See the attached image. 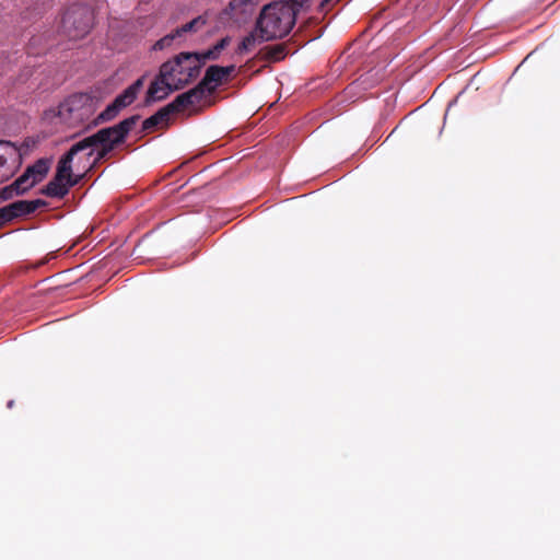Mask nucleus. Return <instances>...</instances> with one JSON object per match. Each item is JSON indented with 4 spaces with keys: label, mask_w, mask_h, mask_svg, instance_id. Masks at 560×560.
I'll return each instance as SVG.
<instances>
[{
    "label": "nucleus",
    "mask_w": 560,
    "mask_h": 560,
    "mask_svg": "<svg viewBox=\"0 0 560 560\" xmlns=\"http://www.w3.org/2000/svg\"><path fill=\"white\" fill-rule=\"evenodd\" d=\"M235 71V66H210L201 81L197 84L205 95H211L217 88L229 81L230 75Z\"/></svg>",
    "instance_id": "nucleus-8"
},
{
    "label": "nucleus",
    "mask_w": 560,
    "mask_h": 560,
    "mask_svg": "<svg viewBox=\"0 0 560 560\" xmlns=\"http://www.w3.org/2000/svg\"><path fill=\"white\" fill-rule=\"evenodd\" d=\"M10 210L15 213V219L24 215L32 214L28 200H18L10 203Z\"/></svg>",
    "instance_id": "nucleus-19"
},
{
    "label": "nucleus",
    "mask_w": 560,
    "mask_h": 560,
    "mask_svg": "<svg viewBox=\"0 0 560 560\" xmlns=\"http://www.w3.org/2000/svg\"><path fill=\"white\" fill-rule=\"evenodd\" d=\"M144 84V77L139 78L136 80L131 85H129L127 89L131 91L132 94L137 97L139 91L143 88Z\"/></svg>",
    "instance_id": "nucleus-25"
},
{
    "label": "nucleus",
    "mask_w": 560,
    "mask_h": 560,
    "mask_svg": "<svg viewBox=\"0 0 560 560\" xmlns=\"http://www.w3.org/2000/svg\"><path fill=\"white\" fill-rule=\"evenodd\" d=\"M261 42L262 40H260L259 33H250L247 36H245L241 44L238 45V52L242 54L248 51L256 45V43Z\"/></svg>",
    "instance_id": "nucleus-18"
},
{
    "label": "nucleus",
    "mask_w": 560,
    "mask_h": 560,
    "mask_svg": "<svg viewBox=\"0 0 560 560\" xmlns=\"http://www.w3.org/2000/svg\"><path fill=\"white\" fill-rule=\"evenodd\" d=\"M16 196H19V194L16 192L12 184L0 188V202L10 200Z\"/></svg>",
    "instance_id": "nucleus-24"
},
{
    "label": "nucleus",
    "mask_w": 560,
    "mask_h": 560,
    "mask_svg": "<svg viewBox=\"0 0 560 560\" xmlns=\"http://www.w3.org/2000/svg\"><path fill=\"white\" fill-rule=\"evenodd\" d=\"M120 108L112 102L102 113H100L91 122L90 127H96L101 124L115 119L120 113Z\"/></svg>",
    "instance_id": "nucleus-14"
},
{
    "label": "nucleus",
    "mask_w": 560,
    "mask_h": 560,
    "mask_svg": "<svg viewBox=\"0 0 560 560\" xmlns=\"http://www.w3.org/2000/svg\"><path fill=\"white\" fill-rule=\"evenodd\" d=\"M171 116L170 110L166 106L160 108L155 114L144 119L142 122V131L151 132L154 128H156L160 124L166 122Z\"/></svg>",
    "instance_id": "nucleus-11"
},
{
    "label": "nucleus",
    "mask_w": 560,
    "mask_h": 560,
    "mask_svg": "<svg viewBox=\"0 0 560 560\" xmlns=\"http://www.w3.org/2000/svg\"><path fill=\"white\" fill-rule=\"evenodd\" d=\"M172 82L164 78H161V69L159 70V74L151 82L145 97V104H151L153 102L162 101L168 96V94L173 91H176L172 88Z\"/></svg>",
    "instance_id": "nucleus-10"
},
{
    "label": "nucleus",
    "mask_w": 560,
    "mask_h": 560,
    "mask_svg": "<svg viewBox=\"0 0 560 560\" xmlns=\"http://www.w3.org/2000/svg\"><path fill=\"white\" fill-rule=\"evenodd\" d=\"M206 23H207L206 18L202 15H199V16L192 19L190 22L182 25L180 27H177L176 34H178L182 38L186 33L198 32L202 26L206 25Z\"/></svg>",
    "instance_id": "nucleus-16"
},
{
    "label": "nucleus",
    "mask_w": 560,
    "mask_h": 560,
    "mask_svg": "<svg viewBox=\"0 0 560 560\" xmlns=\"http://www.w3.org/2000/svg\"><path fill=\"white\" fill-rule=\"evenodd\" d=\"M94 14L89 5L73 4L61 19V31L70 39L84 37L93 26Z\"/></svg>",
    "instance_id": "nucleus-6"
},
{
    "label": "nucleus",
    "mask_w": 560,
    "mask_h": 560,
    "mask_svg": "<svg viewBox=\"0 0 560 560\" xmlns=\"http://www.w3.org/2000/svg\"><path fill=\"white\" fill-rule=\"evenodd\" d=\"M96 109L95 97L89 93H77L62 103L58 107V116L69 125L77 126L90 119Z\"/></svg>",
    "instance_id": "nucleus-5"
},
{
    "label": "nucleus",
    "mask_w": 560,
    "mask_h": 560,
    "mask_svg": "<svg viewBox=\"0 0 560 560\" xmlns=\"http://www.w3.org/2000/svg\"><path fill=\"white\" fill-rule=\"evenodd\" d=\"M48 171L49 161L46 159L37 160L33 165L27 166L25 170V172H27L37 184L46 177Z\"/></svg>",
    "instance_id": "nucleus-13"
},
{
    "label": "nucleus",
    "mask_w": 560,
    "mask_h": 560,
    "mask_svg": "<svg viewBox=\"0 0 560 560\" xmlns=\"http://www.w3.org/2000/svg\"><path fill=\"white\" fill-rule=\"evenodd\" d=\"M339 0H322L319 5H318V10L319 12L322 13H326L329 11L330 7L338 2Z\"/></svg>",
    "instance_id": "nucleus-26"
},
{
    "label": "nucleus",
    "mask_w": 560,
    "mask_h": 560,
    "mask_svg": "<svg viewBox=\"0 0 560 560\" xmlns=\"http://www.w3.org/2000/svg\"><path fill=\"white\" fill-rule=\"evenodd\" d=\"M180 38V36L178 34H176V30L173 31L172 33L165 35L164 37H162L161 39H159L154 45H153V49L154 50H163L165 48H168L173 45V43Z\"/></svg>",
    "instance_id": "nucleus-21"
},
{
    "label": "nucleus",
    "mask_w": 560,
    "mask_h": 560,
    "mask_svg": "<svg viewBox=\"0 0 560 560\" xmlns=\"http://www.w3.org/2000/svg\"><path fill=\"white\" fill-rule=\"evenodd\" d=\"M259 54L261 55V58L267 61H272V62L280 61L287 55V46L284 44L266 46L260 50Z\"/></svg>",
    "instance_id": "nucleus-12"
},
{
    "label": "nucleus",
    "mask_w": 560,
    "mask_h": 560,
    "mask_svg": "<svg viewBox=\"0 0 560 560\" xmlns=\"http://www.w3.org/2000/svg\"><path fill=\"white\" fill-rule=\"evenodd\" d=\"M75 154L69 149L58 161L52 179L40 189V194L50 198H63L71 187L78 185L85 173L73 175L72 162Z\"/></svg>",
    "instance_id": "nucleus-4"
},
{
    "label": "nucleus",
    "mask_w": 560,
    "mask_h": 560,
    "mask_svg": "<svg viewBox=\"0 0 560 560\" xmlns=\"http://www.w3.org/2000/svg\"><path fill=\"white\" fill-rule=\"evenodd\" d=\"M298 10L289 1H275L266 4L257 20L256 33L260 40H273L285 37L296 22Z\"/></svg>",
    "instance_id": "nucleus-2"
},
{
    "label": "nucleus",
    "mask_w": 560,
    "mask_h": 560,
    "mask_svg": "<svg viewBox=\"0 0 560 560\" xmlns=\"http://www.w3.org/2000/svg\"><path fill=\"white\" fill-rule=\"evenodd\" d=\"M290 4H292L298 12L304 7L305 3H307L310 0H288Z\"/></svg>",
    "instance_id": "nucleus-29"
},
{
    "label": "nucleus",
    "mask_w": 560,
    "mask_h": 560,
    "mask_svg": "<svg viewBox=\"0 0 560 560\" xmlns=\"http://www.w3.org/2000/svg\"><path fill=\"white\" fill-rule=\"evenodd\" d=\"M21 164V153L10 141H0V184L10 179Z\"/></svg>",
    "instance_id": "nucleus-7"
},
{
    "label": "nucleus",
    "mask_w": 560,
    "mask_h": 560,
    "mask_svg": "<svg viewBox=\"0 0 560 560\" xmlns=\"http://www.w3.org/2000/svg\"><path fill=\"white\" fill-rule=\"evenodd\" d=\"M28 205L32 213H34L37 209L45 207L47 202L43 199L28 200Z\"/></svg>",
    "instance_id": "nucleus-27"
},
{
    "label": "nucleus",
    "mask_w": 560,
    "mask_h": 560,
    "mask_svg": "<svg viewBox=\"0 0 560 560\" xmlns=\"http://www.w3.org/2000/svg\"><path fill=\"white\" fill-rule=\"evenodd\" d=\"M230 43V38L229 37H224L222 39H220L215 45V50H218L219 52H222V50L229 45Z\"/></svg>",
    "instance_id": "nucleus-28"
},
{
    "label": "nucleus",
    "mask_w": 560,
    "mask_h": 560,
    "mask_svg": "<svg viewBox=\"0 0 560 560\" xmlns=\"http://www.w3.org/2000/svg\"><path fill=\"white\" fill-rule=\"evenodd\" d=\"M137 97L128 89L117 95L113 101L121 110L132 104Z\"/></svg>",
    "instance_id": "nucleus-20"
},
{
    "label": "nucleus",
    "mask_w": 560,
    "mask_h": 560,
    "mask_svg": "<svg viewBox=\"0 0 560 560\" xmlns=\"http://www.w3.org/2000/svg\"><path fill=\"white\" fill-rule=\"evenodd\" d=\"M37 183L32 178V176L24 171V173L18 177L13 183V187L19 194V196L24 195L31 188H33Z\"/></svg>",
    "instance_id": "nucleus-15"
},
{
    "label": "nucleus",
    "mask_w": 560,
    "mask_h": 560,
    "mask_svg": "<svg viewBox=\"0 0 560 560\" xmlns=\"http://www.w3.org/2000/svg\"><path fill=\"white\" fill-rule=\"evenodd\" d=\"M206 95L199 89L198 85L194 86L187 92L177 95L171 103L166 105L167 109L172 114H177L184 109L200 103Z\"/></svg>",
    "instance_id": "nucleus-9"
},
{
    "label": "nucleus",
    "mask_w": 560,
    "mask_h": 560,
    "mask_svg": "<svg viewBox=\"0 0 560 560\" xmlns=\"http://www.w3.org/2000/svg\"><path fill=\"white\" fill-rule=\"evenodd\" d=\"M196 55L198 56V59L200 61V68L202 69V67L206 65V62L208 60H217L221 52H219L218 50H215V47L212 46L211 48L205 50V51H195Z\"/></svg>",
    "instance_id": "nucleus-22"
},
{
    "label": "nucleus",
    "mask_w": 560,
    "mask_h": 560,
    "mask_svg": "<svg viewBox=\"0 0 560 560\" xmlns=\"http://www.w3.org/2000/svg\"><path fill=\"white\" fill-rule=\"evenodd\" d=\"M15 219V213L10 210V205L0 208V229L5 226L9 222Z\"/></svg>",
    "instance_id": "nucleus-23"
},
{
    "label": "nucleus",
    "mask_w": 560,
    "mask_h": 560,
    "mask_svg": "<svg viewBox=\"0 0 560 560\" xmlns=\"http://www.w3.org/2000/svg\"><path fill=\"white\" fill-rule=\"evenodd\" d=\"M50 7L49 0H36L32 7H27L22 13L23 19H31L42 15Z\"/></svg>",
    "instance_id": "nucleus-17"
},
{
    "label": "nucleus",
    "mask_w": 560,
    "mask_h": 560,
    "mask_svg": "<svg viewBox=\"0 0 560 560\" xmlns=\"http://www.w3.org/2000/svg\"><path fill=\"white\" fill-rule=\"evenodd\" d=\"M161 78L170 80L172 88L182 90L195 81L201 71L196 52H179L161 65Z\"/></svg>",
    "instance_id": "nucleus-3"
},
{
    "label": "nucleus",
    "mask_w": 560,
    "mask_h": 560,
    "mask_svg": "<svg viewBox=\"0 0 560 560\" xmlns=\"http://www.w3.org/2000/svg\"><path fill=\"white\" fill-rule=\"evenodd\" d=\"M139 119V115H132L114 126L101 128L96 132L75 142L70 150L75 156L79 153H84L86 160L94 156L93 162L85 170L88 172L97 164L114 156L115 151L126 144L130 131L136 127Z\"/></svg>",
    "instance_id": "nucleus-1"
}]
</instances>
